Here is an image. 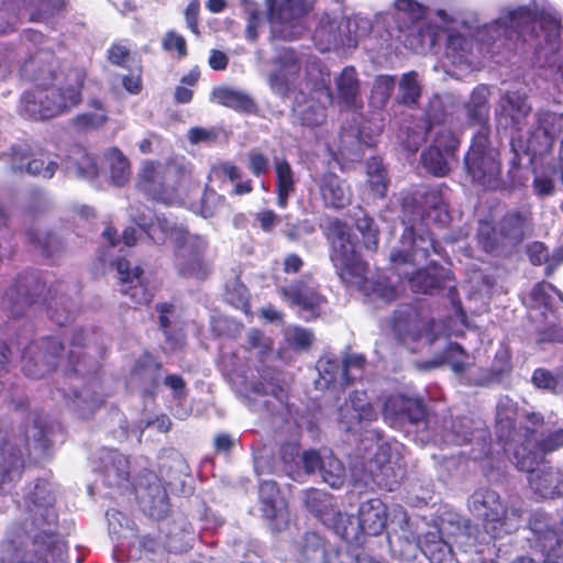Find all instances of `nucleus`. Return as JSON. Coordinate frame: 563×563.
I'll return each instance as SVG.
<instances>
[{
    "instance_id": "36",
    "label": "nucleus",
    "mask_w": 563,
    "mask_h": 563,
    "mask_svg": "<svg viewBox=\"0 0 563 563\" xmlns=\"http://www.w3.org/2000/svg\"><path fill=\"white\" fill-rule=\"evenodd\" d=\"M210 99L213 102L232 108L236 111L250 112L255 107L254 101L247 93L229 87L213 88Z\"/></svg>"
},
{
    "instance_id": "28",
    "label": "nucleus",
    "mask_w": 563,
    "mask_h": 563,
    "mask_svg": "<svg viewBox=\"0 0 563 563\" xmlns=\"http://www.w3.org/2000/svg\"><path fill=\"white\" fill-rule=\"evenodd\" d=\"M333 101H338L352 109L362 107L361 84L353 67H345L335 77V96Z\"/></svg>"
},
{
    "instance_id": "5",
    "label": "nucleus",
    "mask_w": 563,
    "mask_h": 563,
    "mask_svg": "<svg viewBox=\"0 0 563 563\" xmlns=\"http://www.w3.org/2000/svg\"><path fill=\"white\" fill-rule=\"evenodd\" d=\"M189 169L184 158L167 162H145L139 174L137 186L154 200L166 205L179 198V188L187 180Z\"/></svg>"
},
{
    "instance_id": "30",
    "label": "nucleus",
    "mask_w": 563,
    "mask_h": 563,
    "mask_svg": "<svg viewBox=\"0 0 563 563\" xmlns=\"http://www.w3.org/2000/svg\"><path fill=\"white\" fill-rule=\"evenodd\" d=\"M136 496L145 514L155 519L165 517L169 510L168 498L165 489L155 482L147 488H137Z\"/></svg>"
},
{
    "instance_id": "34",
    "label": "nucleus",
    "mask_w": 563,
    "mask_h": 563,
    "mask_svg": "<svg viewBox=\"0 0 563 563\" xmlns=\"http://www.w3.org/2000/svg\"><path fill=\"white\" fill-rule=\"evenodd\" d=\"M319 379L316 380L318 388H329L333 386H344V367L339 358L333 355H324L317 363Z\"/></svg>"
},
{
    "instance_id": "3",
    "label": "nucleus",
    "mask_w": 563,
    "mask_h": 563,
    "mask_svg": "<svg viewBox=\"0 0 563 563\" xmlns=\"http://www.w3.org/2000/svg\"><path fill=\"white\" fill-rule=\"evenodd\" d=\"M332 244L331 261L335 266L342 282L354 286L369 295L389 302L394 300L398 290L387 279L371 282L367 277V265L360 258L350 229L341 221H334L330 228Z\"/></svg>"
},
{
    "instance_id": "43",
    "label": "nucleus",
    "mask_w": 563,
    "mask_h": 563,
    "mask_svg": "<svg viewBox=\"0 0 563 563\" xmlns=\"http://www.w3.org/2000/svg\"><path fill=\"white\" fill-rule=\"evenodd\" d=\"M351 218L363 236L364 246L368 251H375L378 245V228L374 220L362 208H355Z\"/></svg>"
},
{
    "instance_id": "2",
    "label": "nucleus",
    "mask_w": 563,
    "mask_h": 563,
    "mask_svg": "<svg viewBox=\"0 0 563 563\" xmlns=\"http://www.w3.org/2000/svg\"><path fill=\"white\" fill-rule=\"evenodd\" d=\"M133 221L156 244L169 239L176 247V267L179 274L189 277L205 278L209 273V263L206 260L208 241L200 235L190 234L183 227L166 217H152L150 210L140 214H132Z\"/></svg>"
},
{
    "instance_id": "52",
    "label": "nucleus",
    "mask_w": 563,
    "mask_h": 563,
    "mask_svg": "<svg viewBox=\"0 0 563 563\" xmlns=\"http://www.w3.org/2000/svg\"><path fill=\"white\" fill-rule=\"evenodd\" d=\"M89 106L93 108V111L78 114L74 119V124L78 129H97L102 126L108 120L107 112L100 101L93 99L89 102Z\"/></svg>"
},
{
    "instance_id": "12",
    "label": "nucleus",
    "mask_w": 563,
    "mask_h": 563,
    "mask_svg": "<svg viewBox=\"0 0 563 563\" xmlns=\"http://www.w3.org/2000/svg\"><path fill=\"white\" fill-rule=\"evenodd\" d=\"M63 350V344L55 338L30 344L22 356L24 374L32 378L44 377L65 361L57 354Z\"/></svg>"
},
{
    "instance_id": "29",
    "label": "nucleus",
    "mask_w": 563,
    "mask_h": 563,
    "mask_svg": "<svg viewBox=\"0 0 563 563\" xmlns=\"http://www.w3.org/2000/svg\"><path fill=\"white\" fill-rule=\"evenodd\" d=\"M419 547L431 563H459L453 558L450 540L441 533V527L427 532Z\"/></svg>"
},
{
    "instance_id": "39",
    "label": "nucleus",
    "mask_w": 563,
    "mask_h": 563,
    "mask_svg": "<svg viewBox=\"0 0 563 563\" xmlns=\"http://www.w3.org/2000/svg\"><path fill=\"white\" fill-rule=\"evenodd\" d=\"M3 455V464L0 466V492L7 493L10 484L20 477L24 461L22 451L13 448H5Z\"/></svg>"
},
{
    "instance_id": "14",
    "label": "nucleus",
    "mask_w": 563,
    "mask_h": 563,
    "mask_svg": "<svg viewBox=\"0 0 563 563\" xmlns=\"http://www.w3.org/2000/svg\"><path fill=\"white\" fill-rule=\"evenodd\" d=\"M54 499L51 485L45 481H38L25 499L31 525L38 528L47 539H53V528L57 520Z\"/></svg>"
},
{
    "instance_id": "6",
    "label": "nucleus",
    "mask_w": 563,
    "mask_h": 563,
    "mask_svg": "<svg viewBox=\"0 0 563 563\" xmlns=\"http://www.w3.org/2000/svg\"><path fill=\"white\" fill-rule=\"evenodd\" d=\"M468 508L474 516L483 519L485 531L492 538H501L519 527L520 510L512 508L508 511L494 490H476L468 499Z\"/></svg>"
},
{
    "instance_id": "64",
    "label": "nucleus",
    "mask_w": 563,
    "mask_h": 563,
    "mask_svg": "<svg viewBox=\"0 0 563 563\" xmlns=\"http://www.w3.org/2000/svg\"><path fill=\"white\" fill-rule=\"evenodd\" d=\"M459 146V139L454 133L446 129H441L437 132L432 147L439 148L444 154L454 159V152Z\"/></svg>"
},
{
    "instance_id": "60",
    "label": "nucleus",
    "mask_w": 563,
    "mask_h": 563,
    "mask_svg": "<svg viewBox=\"0 0 563 563\" xmlns=\"http://www.w3.org/2000/svg\"><path fill=\"white\" fill-rule=\"evenodd\" d=\"M285 338L290 346L297 350H307L314 341L313 333L305 328L289 327L285 331Z\"/></svg>"
},
{
    "instance_id": "56",
    "label": "nucleus",
    "mask_w": 563,
    "mask_h": 563,
    "mask_svg": "<svg viewBox=\"0 0 563 563\" xmlns=\"http://www.w3.org/2000/svg\"><path fill=\"white\" fill-rule=\"evenodd\" d=\"M368 176V184L371 190L375 197H384L387 184L385 179V170L382 166L380 161L373 158L367 163L366 169Z\"/></svg>"
},
{
    "instance_id": "42",
    "label": "nucleus",
    "mask_w": 563,
    "mask_h": 563,
    "mask_svg": "<svg viewBox=\"0 0 563 563\" xmlns=\"http://www.w3.org/2000/svg\"><path fill=\"white\" fill-rule=\"evenodd\" d=\"M421 91L422 82L419 74L415 70L407 71L401 75L398 81L397 101L406 106L416 104Z\"/></svg>"
},
{
    "instance_id": "31",
    "label": "nucleus",
    "mask_w": 563,
    "mask_h": 563,
    "mask_svg": "<svg viewBox=\"0 0 563 563\" xmlns=\"http://www.w3.org/2000/svg\"><path fill=\"white\" fill-rule=\"evenodd\" d=\"M279 294L285 300L305 310H314L322 302L316 288L307 283L297 282L287 287L279 288Z\"/></svg>"
},
{
    "instance_id": "13",
    "label": "nucleus",
    "mask_w": 563,
    "mask_h": 563,
    "mask_svg": "<svg viewBox=\"0 0 563 563\" xmlns=\"http://www.w3.org/2000/svg\"><path fill=\"white\" fill-rule=\"evenodd\" d=\"M393 327L397 338L412 351L417 347L413 343L428 345L438 338L435 321L421 317L412 309L399 312Z\"/></svg>"
},
{
    "instance_id": "57",
    "label": "nucleus",
    "mask_w": 563,
    "mask_h": 563,
    "mask_svg": "<svg viewBox=\"0 0 563 563\" xmlns=\"http://www.w3.org/2000/svg\"><path fill=\"white\" fill-rule=\"evenodd\" d=\"M474 421L471 418H459L451 423V431L445 435V441L462 445L471 441Z\"/></svg>"
},
{
    "instance_id": "32",
    "label": "nucleus",
    "mask_w": 563,
    "mask_h": 563,
    "mask_svg": "<svg viewBox=\"0 0 563 563\" xmlns=\"http://www.w3.org/2000/svg\"><path fill=\"white\" fill-rule=\"evenodd\" d=\"M103 167L109 173L113 185H125L131 176V167L128 157L117 147L108 148L103 154Z\"/></svg>"
},
{
    "instance_id": "25",
    "label": "nucleus",
    "mask_w": 563,
    "mask_h": 563,
    "mask_svg": "<svg viewBox=\"0 0 563 563\" xmlns=\"http://www.w3.org/2000/svg\"><path fill=\"white\" fill-rule=\"evenodd\" d=\"M531 107L519 92L504 95L496 109L498 123L504 128L521 130L525 119L530 113Z\"/></svg>"
},
{
    "instance_id": "59",
    "label": "nucleus",
    "mask_w": 563,
    "mask_h": 563,
    "mask_svg": "<svg viewBox=\"0 0 563 563\" xmlns=\"http://www.w3.org/2000/svg\"><path fill=\"white\" fill-rule=\"evenodd\" d=\"M554 296L563 301V295L548 283L537 284L530 292V298L538 308L550 307Z\"/></svg>"
},
{
    "instance_id": "46",
    "label": "nucleus",
    "mask_w": 563,
    "mask_h": 563,
    "mask_svg": "<svg viewBox=\"0 0 563 563\" xmlns=\"http://www.w3.org/2000/svg\"><path fill=\"white\" fill-rule=\"evenodd\" d=\"M441 533L445 534L452 545L454 544L463 551L470 550L475 544L470 526L454 525L451 521L442 520Z\"/></svg>"
},
{
    "instance_id": "23",
    "label": "nucleus",
    "mask_w": 563,
    "mask_h": 563,
    "mask_svg": "<svg viewBox=\"0 0 563 563\" xmlns=\"http://www.w3.org/2000/svg\"><path fill=\"white\" fill-rule=\"evenodd\" d=\"M97 472L102 476L104 485L123 487L129 482V459L115 450H102L98 457Z\"/></svg>"
},
{
    "instance_id": "37",
    "label": "nucleus",
    "mask_w": 563,
    "mask_h": 563,
    "mask_svg": "<svg viewBox=\"0 0 563 563\" xmlns=\"http://www.w3.org/2000/svg\"><path fill=\"white\" fill-rule=\"evenodd\" d=\"M324 525L346 542H360V526L350 515L334 509L330 516H325Z\"/></svg>"
},
{
    "instance_id": "24",
    "label": "nucleus",
    "mask_w": 563,
    "mask_h": 563,
    "mask_svg": "<svg viewBox=\"0 0 563 563\" xmlns=\"http://www.w3.org/2000/svg\"><path fill=\"white\" fill-rule=\"evenodd\" d=\"M298 550L299 563H340V556L345 553L335 550L314 532H308L302 537Z\"/></svg>"
},
{
    "instance_id": "45",
    "label": "nucleus",
    "mask_w": 563,
    "mask_h": 563,
    "mask_svg": "<svg viewBox=\"0 0 563 563\" xmlns=\"http://www.w3.org/2000/svg\"><path fill=\"white\" fill-rule=\"evenodd\" d=\"M99 388V383L92 380L82 390H73L74 406L84 417L93 411L103 401V395L98 391Z\"/></svg>"
},
{
    "instance_id": "47",
    "label": "nucleus",
    "mask_w": 563,
    "mask_h": 563,
    "mask_svg": "<svg viewBox=\"0 0 563 563\" xmlns=\"http://www.w3.org/2000/svg\"><path fill=\"white\" fill-rule=\"evenodd\" d=\"M423 166L435 176H444L451 169L452 162L454 161L449 155L441 152L439 148L430 146L421 155Z\"/></svg>"
},
{
    "instance_id": "40",
    "label": "nucleus",
    "mask_w": 563,
    "mask_h": 563,
    "mask_svg": "<svg viewBox=\"0 0 563 563\" xmlns=\"http://www.w3.org/2000/svg\"><path fill=\"white\" fill-rule=\"evenodd\" d=\"M301 499L306 508L323 523L325 521V516H330L334 510L333 496L322 490L314 488L305 490Z\"/></svg>"
},
{
    "instance_id": "51",
    "label": "nucleus",
    "mask_w": 563,
    "mask_h": 563,
    "mask_svg": "<svg viewBox=\"0 0 563 563\" xmlns=\"http://www.w3.org/2000/svg\"><path fill=\"white\" fill-rule=\"evenodd\" d=\"M395 78L390 75L375 77L371 91V103L376 108H383L388 102L395 88Z\"/></svg>"
},
{
    "instance_id": "18",
    "label": "nucleus",
    "mask_w": 563,
    "mask_h": 563,
    "mask_svg": "<svg viewBox=\"0 0 563 563\" xmlns=\"http://www.w3.org/2000/svg\"><path fill=\"white\" fill-rule=\"evenodd\" d=\"M383 415L391 427L402 428L407 422L416 424L423 421L427 411L420 399L394 395L385 401Z\"/></svg>"
},
{
    "instance_id": "27",
    "label": "nucleus",
    "mask_w": 563,
    "mask_h": 563,
    "mask_svg": "<svg viewBox=\"0 0 563 563\" xmlns=\"http://www.w3.org/2000/svg\"><path fill=\"white\" fill-rule=\"evenodd\" d=\"M387 523V507L378 498L368 499L361 504L358 508L360 536L363 533L369 536L380 534Z\"/></svg>"
},
{
    "instance_id": "26",
    "label": "nucleus",
    "mask_w": 563,
    "mask_h": 563,
    "mask_svg": "<svg viewBox=\"0 0 563 563\" xmlns=\"http://www.w3.org/2000/svg\"><path fill=\"white\" fill-rule=\"evenodd\" d=\"M319 195L328 208L342 209L351 203L350 187L333 173H325L316 178Z\"/></svg>"
},
{
    "instance_id": "38",
    "label": "nucleus",
    "mask_w": 563,
    "mask_h": 563,
    "mask_svg": "<svg viewBox=\"0 0 563 563\" xmlns=\"http://www.w3.org/2000/svg\"><path fill=\"white\" fill-rule=\"evenodd\" d=\"M489 95L488 87L479 85L474 88L470 101L465 106L468 120L482 125L485 131L484 125L489 119Z\"/></svg>"
},
{
    "instance_id": "15",
    "label": "nucleus",
    "mask_w": 563,
    "mask_h": 563,
    "mask_svg": "<svg viewBox=\"0 0 563 563\" xmlns=\"http://www.w3.org/2000/svg\"><path fill=\"white\" fill-rule=\"evenodd\" d=\"M377 418V412L363 391H354L339 407L338 424L342 431L356 433Z\"/></svg>"
},
{
    "instance_id": "62",
    "label": "nucleus",
    "mask_w": 563,
    "mask_h": 563,
    "mask_svg": "<svg viewBox=\"0 0 563 563\" xmlns=\"http://www.w3.org/2000/svg\"><path fill=\"white\" fill-rule=\"evenodd\" d=\"M478 242L486 252L495 251L499 245L504 244L499 231H496L487 222H482L478 229Z\"/></svg>"
},
{
    "instance_id": "44",
    "label": "nucleus",
    "mask_w": 563,
    "mask_h": 563,
    "mask_svg": "<svg viewBox=\"0 0 563 563\" xmlns=\"http://www.w3.org/2000/svg\"><path fill=\"white\" fill-rule=\"evenodd\" d=\"M38 288H41L42 291L44 289V285H41L34 278L19 282V286L16 289V298H13L11 294L8 295L10 297V300L12 301L13 312L19 313L18 307L23 305L36 303L40 301V299L46 302L48 300L47 296L43 297L41 292H37Z\"/></svg>"
},
{
    "instance_id": "41",
    "label": "nucleus",
    "mask_w": 563,
    "mask_h": 563,
    "mask_svg": "<svg viewBox=\"0 0 563 563\" xmlns=\"http://www.w3.org/2000/svg\"><path fill=\"white\" fill-rule=\"evenodd\" d=\"M66 169L69 175L84 179H93L99 173L95 157L86 153L84 150H76L69 157Z\"/></svg>"
},
{
    "instance_id": "20",
    "label": "nucleus",
    "mask_w": 563,
    "mask_h": 563,
    "mask_svg": "<svg viewBox=\"0 0 563 563\" xmlns=\"http://www.w3.org/2000/svg\"><path fill=\"white\" fill-rule=\"evenodd\" d=\"M536 18L537 10L534 7H519L508 11L492 23L484 25L479 31V35L483 41L484 35L489 36L490 33H496L498 37L505 35L507 38H511L514 33L521 32L525 27L534 22Z\"/></svg>"
},
{
    "instance_id": "53",
    "label": "nucleus",
    "mask_w": 563,
    "mask_h": 563,
    "mask_svg": "<svg viewBox=\"0 0 563 563\" xmlns=\"http://www.w3.org/2000/svg\"><path fill=\"white\" fill-rule=\"evenodd\" d=\"M342 31H343V37H347V35H351V37L354 38L353 46H356L358 41L369 34L372 31V21L362 16L360 14H356L352 18H343L342 16Z\"/></svg>"
},
{
    "instance_id": "33",
    "label": "nucleus",
    "mask_w": 563,
    "mask_h": 563,
    "mask_svg": "<svg viewBox=\"0 0 563 563\" xmlns=\"http://www.w3.org/2000/svg\"><path fill=\"white\" fill-rule=\"evenodd\" d=\"M275 172H276V195L277 206L280 209H285L288 205V199L296 191L297 179L295 173L285 159H275Z\"/></svg>"
},
{
    "instance_id": "1",
    "label": "nucleus",
    "mask_w": 563,
    "mask_h": 563,
    "mask_svg": "<svg viewBox=\"0 0 563 563\" xmlns=\"http://www.w3.org/2000/svg\"><path fill=\"white\" fill-rule=\"evenodd\" d=\"M57 62L51 51L40 49L21 67V75L35 88L21 98L20 113L35 120L51 119L70 111L81 101L86 79L82 68L56 73Z\"/></svg>"
},
{
    "instance_id": "35",
    "label": "nucleus",
    "mask_w": 563,
    "mask_h": 563,
    "mask_svg": "<svg viewBox=\"0 0 563 563\" xmlns=\"http://www.w3.org/2000/svg\"><path fill=\"white\" fill-rule=\"evenodd\" d=\"M532 530L537 534V545L547 556V563H555L554 559H563V525L560 532L552 529L543 531L537 523H533Z\"/></svg>"
},
{
    "instance_id": "61",
    "label": "nucleus",
    "mask_w": 563,
    "mask_h": 563,
    "mask_svg": "<svg viewBox=\"0 0 563 563\" xmlns=\"http://www.w3.org/2000/svg\"><path fill=\"white\" fill-rule=\"evenodd\" d=\"M462 352H463L462 347L459 344L449 343L443 355H441L432 361L421 364L420 367L423 369H430V368L438 367V366L442 365L443 363L449 362V363H451L452 369L454 372H456V373L462 372L464 368V364L459 361H455V362L452 361V357L455 354H461Z\"/></svg>"
},
{
    "instance_id": "50",
    "label": "nucleus",
    "mask_w": 563,
    "mask_h": 563,
    "mask_svg": "<svg viewBox=\"0 0 563 563\" xmlns=\"http://www.w3.org/2000/svg\"><path fill=\"white\" fill-rule=\"evenodd\" d=\"M525 220L519 213L507 214L499 223V235L504 242L509 244L518 243L523 238Z\"/></svg>"
},
{
    "instance_id": "21",
    "label": "nucleus",
    "mask_w": 563,
    "mask_h": 563,
    "mask_svg": "<svg viewBox=\"0 0 563 563\" xmlns=\"http://www.w3.org/2000/svg\"><path fill=\"white\" fill-rule=\"evenodd\" d=\"M117 272L120 291L129 296L133 303L146 305L151 301L152 295L144 284L143 271L140 266H133L128 260L120 258L117 262Z\"/></svg>"
},
{
    "instance_id": "4",
    "label": "nucleus",
    "mask_w": 563,
    "mask_h": 563,
    "mask_svg": "<svg viewBox=\"0 0 563 563\" xmlns=\"http://www.w3.org/2000/svg\"><path fill=\"white\" fill-rule=\"evenodd\" d=\"M431 252L438 253L434 239L428 233L416 236L412 228L405 229L400 246L390 252L389 258L398 276L408 277L410 287L416 292L429 294L440 287L435 269L416 271Z\"/></svg>"
},
{
    "instance_id": "11",
    "label": "nucleus",
    "mask_w": 563,
    "mask_h": 563,
    "mask_svg": "<svg viewBox=\"0 0 563 563\" xmlns=\"http://www.w3.org/2000/svg\"><path fill=\"white\" fill-rule=\"evenodd\" d=\"M455 20L444 10L435 12L434 24L445 32H449L445 58L460 68H473L478 64V49H476L473 41L467 37L470 29L462 26L461 31L453 32Z\"/></svg>"
},
{
    "instance_id": "54",
    "label": "nucleus",
    "mask_w": 563,
    "mask_h": 563,
    "mask_svg": "<svg viewBox=\"0 0 563 563\" xmlns=\"http://www.w3.org/2000/svg\"><path fill=\"white\" fill-rule=\"evenodd\" d=\"M159 366L152 360L146 358L142 364H137L133 375V380H140L145 393H152L158 384Z\"/></svg>"
},
{
    "instance_id": "63",
    "label": "nucleus",
    "mask_w": 563,
    "mask_h": 563,
    "mask_svg": "<svg viewBox=\"0 0 563 563\" xmlns=\"http://www.w3.org/2000/svg\"><path fill=\"white\" fill-rule=\"evenodd\" d=\"M64 4V0H34L21 9L35 8L36 11L32 13V19L42 20L62 10Z\"/></svg>"
},
{
    "instance_id": "17",
    "label": "nucleus",
    "mask_w": 563,
    "mask_h": 563,
    "mask_svg": "<svg viewBox=\"0 0 563 563\" xmlns=\"http://www.w3.org/2000/svg\"><path fill=\"white\" fill-rule=\"evenodd\" d=\"M274 68L268 74V85L271 89L285 96L298 78L302 60L300 56L289 47L280 49L274 59Z\"/></svg>"
},
{
    "instance_id": "22",
    "label": "nucleus",
    "mask_w": 563,
    "mask_h": 563,
    "mask_svg": "<svg viewBox=\"0 0 563 563\" xmlns=\"http://www.w3.org/2000/svg\"><path fill=\"white\" fill-rule=\"evenodd\" d=\"M313 42L319 51L329 52L339 47H352L354 38L343 37L342 16L323 14L313 33Z\"/></svg>"
},
{
    "instance_id": "58",
    "label": "nucleus",
    "mask_w": 563,
    "mask_h": 563,
    "mask_svg": "<svg viewBox=\"0 0 563 563\" xmlns=\"http://www.w3.org/2000/svg\"><path fill=\"white\" fill-rule=\"evenodd\" d=\"M516 404L509 397H501L497 404V427L500 432H505L512 428V422L516 416ZM504 439V433L500 434Z\"/></svg>"
},
{
    "instance_id": "48",
    "label": "nucleus",
    "mask_w": 563,
    "mask_h": 563,
    "mask_svg": "<svg viewBox=\"0 0 563 563\" xmlns=\"http://www.w3.org/2000/svg\"><path fill=\"white\" fill-rule=\"evenodd\" d=\"M260 500L262 511L266 518H275L280 509L282 501L278 497V488L272 481H263L260 485Z\"/></svg>"
},
{
    "instance_id": "49",
    "label": "nucleus",
    "mask_w": 563,
    "mask_h": 563,
    "mask_svg": "<svg viewBox=\"0 0 563 563\" xmlns=\"http://www.w3.org/2000/svg\"><path fill=\"white\" fill-rule=\"evenodd\" d=\"M34 0H0V34L9 32L18 23L21 7Z\"/></svg>"
},
{
    "instance_id": "9",
    "label": "nucleus",
    "mask_w": 563,
    "mask_h": 563,
    "mask_svg": "<svg viewBox=\"0 0 563 563\" xmlns=\"http://www.w3.org/2000/svg\"><path fill=\"white\" fill-rule=\"evenodd\" d=\"M532 434L527 435L526 444L521 451L515 453L517 464L520 470L530 473L529 483L533 492L542 498H554L563 494V472L552 467L536 468L539 464L536 454H526V451L537 440Z\"/></svg>"
},
{
    "instance_id": "19",
    "label": "nucleus",
    "mask_w": 563,
    "mask_h": 563,
    "mask_svg": "<svg viewBox=\"0 0 563 563\" xmlns=\"http://www.w3.org/2000/svg\"><path fill=\"white\" fill-rule=\"evenodd\" d=\"M0 159L10 165L12 172H23L32 176H38L44 179H51L57 168L58 163L51 158H30V153L22 146H13L9 153H2Z\"/></svg>"
},
{
    "instance_id": "8",
    "label": "nucleus",
    "mask_w": 563,
    "mask_h": 563,
    "mask_svg": "<svg viewBox=\"0 0 563 563\" xmlns=\"http://www.w3.org/2000/svg\"><path fill=\"white\" fill-rule=\"evenodd\" d=\"M465 164L474 181L486 188H495L498 185L500 174L498 153L488 147V134L484 129L475 135L465 156Z\"/></svg>"
},
{
    "instance_id": "16",
    "label": "nucleus",
    "mask_w": 563,
    "mask_h": 563,
    "mask_svg": "<svg viewBox=\"0 0 563 563\" xmlns=\"http://www.w3.org/2000/svg\"><path fill=\"white\" fill-rule=\"evenodd\" d=\"M301 461L308 474L318 473L322 481L333 488L342 486L345 481L346 470L330 450L306 451Z\"/></svg>"
},
{
    "instance_id": "7",
    "label": "nucleus",
    "mask_w": 563,
    "mask_h": 563,
    "mask_svg": "<svg viewBox=\"0 0 563 563\" xmlns=\"http://www.w3.org/2000/svg\"><path fill=\"white\" fill-rule=\"evenodd\" d=\"M262 2L269 13L272 37L294 41L303 35L305 16L312 11L317 0H283L278 7L275 0Z\"/></svg>"
},
{
    "instance_id": "55",
    "label": "nucleus",
    "mask_w": 563,
    "mask_h": 563,
    "mask_svg": "<svg viewBox=\"0 0 563 563\" xmlns=\"http://www.w3.org/2000/svg\"><path fill=\"white\" fill-rule=\"evenodd\" d=\"M246 347L258 357L260 361H264V358L273 352V342L261 331L251 329L246 334Z\"/></svg>"
},
{
    "instance_id": "10",
    "label": "nucleus",
    "mask_w": 563,
    "mask_h": 563,
    "mask_svg": "<svg viewBox=\"0 0 563 563\" xmlns=\"http://www.w3.org/2000/svg\"><path fill=\"white\" fill-rule=\"evenodd\" d=\"M318 70L321 76L322 85L314 90V95L309 99L305 95L296 98L294 106V113L303 125L317 126L325 120V107L333 102L327 80H329V73H324L322 65L316 58L309 59L306 66V71L309 78H313V71Z\"/></svg>"
}]
</instances>
